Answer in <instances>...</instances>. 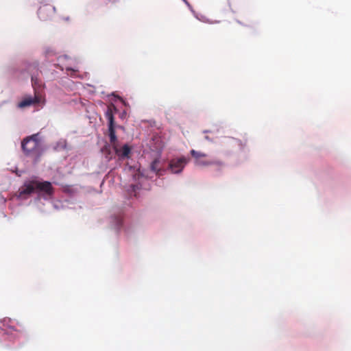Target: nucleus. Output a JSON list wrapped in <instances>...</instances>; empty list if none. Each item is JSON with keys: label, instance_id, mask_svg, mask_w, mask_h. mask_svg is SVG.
Instances as JSON below:
<instances>
[{"label": "nucleus", "instance_id": "nucleus-12", "mask_svg": "<svg viewBox=\"0 0 351 351\" xmlns=\"http://www.w3.org/2000/svg\"><path fill=\"white\" fill-rule=\"evenodd\" d=\"M32 83H33V84H35V83H36V82H35V78H34V76H32Z\"/></svg>", "mask_w": 351, "mask_h": 351}, {"label": "nucleus", "instance_id": "nucleus-9", "mask_svg": "<svg viewBox=\"0 0 351 351\" xmlns=\"http://www.w3.org/2000/svg\"><path fill=\"white\" fill-rule=\"evenodd\" d=\"M159 164L160 160L158 158L154 159L150 165V169L152 171L156 172L158 176H161L163 171L159 167Z\"/></svg>", "mask_w": 351, "mask_h": 351}, {"label": "nucleus", "instance_id": "nucleus-4", "mask_svg": "<svg viewBox=\"0 0 351 351\" xmlns=\"http://www.w3.org/2000/svg\"><path fill=\"white\" fill-rule=\"evenodd\" d=\"M189 159L184 156L180 158H173L169 161V169L173 173H181L185 165L189 162Z\"/></svg>", "mask_w": 351, "mask_h": 351}, {"label": "nucleus", "instance_id": "nucleus-11", "mask_svg": "<svg viewBox=\"0 0 351 351\" xmlns=\"http://www.w3.org/2000/svg\"><path fill=\"white\" fill-rule=\"evenodd\" d=\"M116 220H117V223L118 228H120L122 224V219L119 217L116 218Z\"/></svg>", "mask_w": 351, "mask_h": 351}, {"label": "nucleus", "instance_id": "nucleus-2", "mask_svg": "<svg viewBox=\"0 0 351 351\" xmlns=\"http://www.w3.org/2000/svg\"><path fill=\"white\" fill-rule=\"evenodd\" d=\"M40 141L38 134L25 138L21 143V147L26 155L35 154L40 150Z\"/></svg>", "mask_w": 351, "mask_h": 351}, {"label": "nucleus", "instance_id": "nucleus-5", "mask_svg": "<svg viewBox=\"0 0 351 351\" xmlns=\"http://www.w3.org/2000/svg\"><path fill=\"white\" fill-rule=\"evenodd\" d=\"M40 101V97L35 93L34 97L25 96L23 99L17 104V107L19 108H25L31 106H34L39 104Z\"/></svg>", "mask_w": 351, "mask_h": 351}, {"label": "nucleus", "instance_id": "nucleus-3", "mask_svg": "<svg viewBox=\"0 0 351 351\" xmlns=\"http://www.w3.org/2000/svg\"><path fill=\"white\" fill-rule=\"evenodd\" d=\"M117 112V108L113 104H111L107 107V110L105 112L106 118L108 121V133L110 143L117 141L114 119V112Z\"/></svg>", "mask_w": 351, "mask_h": 351}, {"label": "nucleus", "instance_id": "nucleus-10", "mask_svg": "<svg viewBox=\"0 0 351 351\" xmlns=\"http://www.w3.org/2000/svg\"><path fill=\"white\" fill-rule=\"evenodd\" d=\"M190 153L191 156L194 158V162H196L201 158H205L206 157V154L195 151L194 149H191Z\"/></svg>", "mask_w": 351, "mask_h": 351}, {"label": "nucleus", "instance_id": "nucleus-7", "mask_svg": "<svg viewBox=\"0 0 351 351\" xmlns=\"http://www.w3.org/2000/svg\"><path fill=\"white\" fill-rule=\"evenodd\" d=\"M117 140L113 143H110L112 146L115 152V153L121 158H127L129 156L130 154L131 149L128 145H124L121 149H118L117 147Z\"/></svg>", "mask_w": 351, "mask_h": 351}, {"label": "nucleus", "instance_id": "nucleus-8", "mask_svg": "<svg viewBox=\"0 0 351 351\" xmlns=\"http://www.w3.org/2000/svg\"><path fill=\"white\" fill-rule=\"evenodd\" d=\"M195 165L197 166H202V167H206L209 165H217V166H222L223 165V163L220 160H213V161H208L206 160L204 158H201L198 160L197 161L195 162Z\"/></svg>", "mask_w": 351, "mask_h": 351}, {"label": "nucleus", "instance_id": "nucleus-1", "mask_svg": "<svg viewBox=\"0 0 351 351\" xmlns=\"http://www.w3.org/2000/svg\"><path fill=\"white\" fill-rule=\"evenodd\" d=\"M19 193L21 197L30 195L32 193H43L51 195L53 193V188L51 183L48 181L29 180L23 184L19 189Z\"/></svg>", "mask_w": 351, "mask_h": 351}, {"label": "nucleus", "instance_id": "nucleus-6", "mask_svg": "<svg viewBox=\"0 0 351 351\" xmlns=\"http://www.w3.org/2000/svg\"><path fill=\"white\" fill-rule=\"evenodd\" d=\"M54 10L51 5H44L38 9V15L41 20L46 21L50 18Z\"/></svg>", "mask_w": 351, "mask_h": 351}]
</instances>
